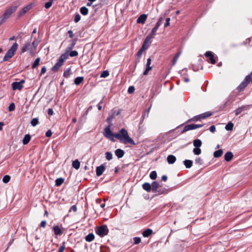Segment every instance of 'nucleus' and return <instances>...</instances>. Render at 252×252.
I'll return each mask as SVG.
<instances>
[{
  "label": "nucleus",
  "mask_w": 252,
  "mask_h": 252,
  "mask_svg": "<svg viewBox=\"0 0 252 252\" xmlns=\"http://www.w3.org/2000/svg\"><path fill=\"white\" fill-rule=\"evenodd\" d=\"M115 137L125 144H130L133 145L136 144L133 140L128 135L127 131L124 128L120 129L119 132L115 133Z\"/></svg>",
  "instance_id": "obj_1"
},
{
  "label": "nucleus",
  "mask_w": 252,
  "mask_h": 252,
  "mask_svg": "<svg viewBox=\"0 0 252 252\" xmlns=\"http://www.w3.org/2000/svg\"><path fill=\"white\" fill-rule=\"evenodd\" d=\"M17 9V6H11L7 8L1 17L0 25L4 23L10 17L12 14L16 11Z\"/></svg>",
  "instance_id": "obj_2"
},
{
  "label": "nucleus",
  "mask_w": 252,
  "mask_h": 252,
  "mask_svg": "<svg viewBox=\"0 0 252 252\" xmlns=\"http://www.w3.org/2000/svg\"><path fill=\"white\" fill-rule=\"evenodd\" d=\"M18 47V44L17 43H14L6 53L3 59V62L8 61L11 59L15 54Z\"/></svg>",
  "instance_id": "obj_3"
},
{
  "label": "nucleus",
  "mask_w": 252,
  "mask_h": 252,
  "mask_svg": "<svg viewBox=\"0 0 252 252\" xmlns=\"http://www.w3.org/2000/svg\"><path fill=\"white\" fill-rule=\"evenodd\" d=\"M67 60L66 55H62L57 61L56 64L52 67L53 71H57L60 67L63 64L64 62Z\"/></svg>",
  "instance_id": "obj_4"
},
{
  "label": "nucleus",
  "mask_w": 252,
  "mask_h": 252,
  "mask_svg": "<svg viewBox=\"0 0 252 252\" xmlns=\"http://www.w3.org/2000/svg\"><path fill=\"white\" fill-rule=\"evenodd\" d=\"M251 81L252 82V72L250 74L246 76L243 81L237 87V89L238 92L242 91L248 86Z\"/></svg>",
  "instance_id": "obj_5"
},
{
  "label": "nucleus",
  "mask_w": 252,
  "mask_h": 252,
  "mask_svg": "<svg viewBox=\"0 0 252 252\" xmlns=\"http://www.w3.org/2000/svg\"><path fill=\"white\" fill-rule=\"evenodd\" d=\"M108 231L107 226L106 225H103L97 228L96 233L100 237H103L108 234Z\"/></svg>",
  "instance_id": "obj_6"
},
{
  "label": "nucleus",
  "mask_w": 252,
  "mask_h": 252,
  "mask_svg": "<svg viewBox=\"0 0 252 252\" xmlns=\"http://www.w3.org/2000/svg\"><path fill=\"white\" fill-rule=\"evenodd\" d=\"M203 126V125H201V124H190V125H186L184 127L183 130L181 132V133L182 134V133H184L189 130L195 129H196L198 128H200V127H202Z\"/></svg>",
  "instance_id": "obj_7"
},
{
  "label": "nucleus",
  "mask_w": 252,
  "mask_h": 252,
  "mask_svg": "<svg viewBox=\"0 0 252 252\" xmlns=\"http://www.w3.org/2000/svg\"><path fill=\"white\" fill-rule=\"evenodd\" d=\"M103 134L105 137L108 138L111 141L113 142L115 141V133L112 132L109 126L104 128Z\"/></svg>",
  "instance_id": "obj_8"
},
{
  "label": "nucleus",
  "mask_w": 252,
  "mask_h": 252,
  "mask_svg": "<svg viewBox=\"0 0 252 252\" xmlns=\"http://www.w3.org/2000/svg\"><path fill=\"white\" fill-rule=\"evenodd\" d=\"M24 83V80H21L20 82H14L12 83V88L13 90H21L23 87V85Z\"/></svg>",
  "instance_id": "obj_9"
},
{
  "label": "nucleus",
  "mask_w": 252,
  "mask_h": 252,
  "mask_svg": "<svg viewBox=\"0 0 252 252\" xmlns=\"http://www.w3.org/2000/svg\"><path fill=\"white\" fill-rule=\"evenodd\" d=\"M163 20V19L162 17H160L159 18L158 21L156 24L155 27L152 30V31L149 34H150L153 37L154 36L159 27L161 25Z\"/></svg>",
  "instance_id": "obj_10"
},
{
  "label": "nucleus",
  "mask_w": 252,
  "mask_h": 252,
  "mask_svg": "<svg viewBox=\"0 0 252 252\" xmlns=\"http://www.w3.org/2000/svg\"><path fill=\"white\" fill-rule=\"evenodd\" d=\"M206 57L208 58V62L212 64L216 63V60L215 59L213 53L211 51H207L205 54Z\"/></svg>",
  "instance_id": "obj_11"
},
{
  "label": "nucleus",
  "mask_w": 252,
  "mask_h": 252,
  "mask_svg": "<svg viewBox=\"0 0 252 252\" xmlns=\"http://www.w3.org/2000/svg\"><path fill=\"white\" fill-rule=\"evenodd\" d=\"M154 37L151 35L150 34H149L145 39L143 45L142 46H144L145 49H147L148 48V47L149 46L150 44L151 43V39Z\"/></svg>",
  "instance_id": "obj_12"
},
{
  "label": "nucleus",
  "mask_w": 252,
  "mask_h": 252,
  "mask_svg": "<svg viewBox=\"0 0 252 252\" xmlns=\"http://www.w3.org/2000/svg\"><path fill=\"white\" fill-rule=\"evenodd\" d=\"M31 41H27L22 47L21 53L23 54L26 51H29L31 53Z\"/></svg>",
  "instance_id": "obj_13"
},
{
  "label": "nucleus",
  "mask_w": 252,
  "mask_h": 252,
  "mask_svg": "<svg viewBox=\"0 0 252 252\" xmlns=\"http://www.w3.org/2000/svg\"><path fill=\"white\" fill-rule=\"evenodd\" d=\"M151 62L152 60L150 58L147 59L146 64V69L143 72L144 75H147L148 74L149 71L152 69V67L150 65L151 64Z\"/></svg>",
  "instance_id": "obj_14"
},
{
  "label": "nucleus",
  "mask_w": 252,
  "mask_h": 252,
  "mask_svg": "<svg viewBox=\"0 0 252 252\" xmlns=\"http://www.w3.org/2000/svg\"><path fill=\"white\" fill-rule=\"evenodd\" d=\"M62 55H67V59L68 58L69 56L71 57H76L78 55V53L77 51H71V50H65L64 53Z\"/></svg>",
  "instance_id": "obj_15"
},
{
  "label": "nucleus",
  "mask_w": 252,
  "mask_h": 252,
  "mask_svg": "<svg viewBox=\"0 0 252 252\" xmlns=\"http://www.w3.org/2000/svg\"><path fill=\"white\" fill-rule=\"evenodd\" d=\"M152 191L154 193H159V184L157 182H153L151 185Z\"/></svg>",
  "instance_id": "obj_16"
},
{
  "label": "nucleus",
  "mask_w": 252,
  "mask_h": 252,
  "mask_svg": "<svg viewBox=\"0 0 252 252\" xmlns=\"http://www.w3.org/2000/svg\"><path fill=\"white\" fill-rule=\"evenodd\" d=\"M105 169V166L104 164H102L97 166L96 168V174L97 176H101Z\"/></svg>",
  "instance_id": "obj_17"
},
{
  "label": "nucleus",
  "mask_w": 252,
  "mask_h": 252,
  "mask_svg": "<svg viewBox=\"0 0 252 252\" xmlns=\"http://www.w3.org/2000/svg\"><path fill=\"white\" fill-rule=\"evenodd\" d=\"M54 234L56 236L61 235L63 233V231L58 225L54 226L53 227Z\"/></svg>",
  "instance_id": "obj_18"
},
{
  "label": "nucleus",
  "mask_w": 252,
  "mask_h": 252,
  "mask_svg": "<svg viewBox=\"0 0 252 252\" xmlns=\"http://www.w3.org/2000/svg\"><path fill=\"white\" fill-rule=\"evenodd\" d=\"M39 42H40V41L37 39H35L33 40V41L32 42V44L31 45V46H32L31 50V54L33 52H34L36 50V48H37Z\"/></svg>",
  "instance_id": "obj_19"
},
{
  "label": "nucleus",
  "mask_w": 252,
  "mask_h": 252,
  "mask_svg": "<svg viewBox=\"0 0 252 252\" xmlns=\"http://www.w3.org/2000/svg\"><path fill=\"white\" fill-rule=\"evenodd\" d=\"M147 16L146 14H143L141 15L137 19V23L138 24H144L146 21Z\"/></svg>",
  "instance_id": "obj_20"
},
{
  "label": "nucleus",
  "mask_w": 252,
  "mask_h": 252,
  "mask_svg": "<svg viewBox=\"0 0 252 252\" xmlns=\"http://www.w3.org/2000/svg\"><path fill=\"white\" fill-rule=\"evenodd\" d=\"M32 5L29 4L24 7L19 14V17H21L24 15L25 13H26L29 10H30L32 8Z\"/></svg>",
  "instance_id": "obj_21"
},
{
  "label": "nucleus",
  "mask_w": 252,
  "mask_h": 252,
  "mask_svg": "<svg viewBox=\"0 0 252 252\" xmlns=\"http://www.w3.org/2000/svg\"><path fill=\"white\" fill-rule=\"evenodd\" d=\"M115 154L118 157V158H120L124 156L125 152L121 149H118L115 150Z\"/></svg>",
  "instance_id": "obj_22"
},
{
  "label": "nucleus",
  "mask_w": 252,
  "mask_h": 252,
  "mask_svg": "<svg viewBox=\"0 0 252 252\" xmlns=\"http://www.w3.org/2000/svg\"><path fill=\"white\" fill-rule=\"evenodd\" d=\"M143 189L147 192H150L152 190L151 185L149 183H145L142 185Z\"/></svg>",
  "instance_id": "obj_23"
},
{
  "label": "nucleus",
  "mask_w": 252,
  "mask_h": 252,
  "mask_svg": "<svg viewBox=\"0 0 252 252\" xmlns=\"http://www.w3.org/2000/svg\"><path fill=\"white\" fill-rule=\"evenodd\" d=\"M233 157V155L231 152H227L224 155V159L226 161H230Z\"/></svg>",
  "instance_id": "obj_24"
},
{
  "label": "nucleus",
  "mask_w": 252,
  "mask_h": 252,
  "mask_svg": "<svg viewBox=\"0 0 252 252\" xmlns=\"http://www.w3.org/2000/svg\"><path fill=\"white\" fill-rule=\"evenodd\" d=\"M176 160V157L172 155H169L167 158V161L169 164H173Z\"/></svg>",
  "instance_id": "obj_25"
},
{
  "label": "nucleus",
  "mask_w": 252,
  "mask_h": 252,
  "mask_svg": "<svg viewBox=\"0 0 252 252\" xmlns=\"http://www.w3.org/2000/svg\"><path fill=\"white\" fill-rule=\"evenodd\" d=\"M192 161L191 160L186 159L184 161V164L187 168H190L192 165Z\"/></svg>",
  "instance_id": "obj_26"
},
{
  "label": "nucleus",
  "mask_w": 252,
  "mask_h": 252,
  "mask_svg": "<svg viewBox=\"0 0 252 252\" xmlns=\"http://www.w3.org/2000/svg\"><path fill=\"white\" fill-rule=\"evenodd\" d=\"M153 232V230L151 229H147L146 230H145V231H144L142 233V234H143V236L145 237H149L150 235L152 234Z\"/></svg>",
  "instance_id": "obj_27"
},
{
  "label": "nucleus",
  "mask_w": 252,
  "mask_h": 252,
  "mask_svg": "<svg viewBox=\"0 0 252 252\" xmlns=\"http://www.w3.org/2000/svg\"><path fill=\"white\" fill-rule=\"evenodd\" d=\"M31 140V136L29 134H26L25 135L23 140L22 142L23 144L26 145Z\"/></svg>",
  "instance_id": "obj_28"
},
{
  "label": "nucleus",
  "mask_w": 252,
  "mask_h": 252,
  "mask_svg": "<svg viewBox=\"0 0 252 252\" xmlns=\"http://www.w3.org/2000/svg\"><path fill=\"white\" fill-rule=\"evenodd\" d=\"M193 144L195 148H199L202 145V142L200 139H196L193 141Z\"/></svg>",
  "instance_id": "obj_29"
},
{
  "label": "nucleus",
  "mask_w": 252,
  "mask_h": 252,
  "mask_svg": "<svg viewBox=\"0 0 252 252\" xmlns=\"http://www.w3.org/2000/svg\"><path fill=\"white\" fill-rule=\"evenodd\" d=\"M201 116H202L201 114L198 115V116H194V117L192 118L191 119L188 120L187 121V123H189L190 122H196V121H198L199 119H202Z\"/></svg>",
  "instance_id": "obj_30"
},
{
  "label": "nucleus",
  "mask_w": 252,
  "mask_h": 252,
  "mask_svg": "<svg viewBox=\"0 0 252 252\" xmlns=\"http://www.w3.org/2000/svg\"><path fill=\"white\" fill-rule=\"evenodd\" d=\"M94 239V236L93 233L89 234L85 237L86 241L89 242L92 241Z\"/></svg>",
  "instance_id": "obj_31"
},
{
  "label": "nucleus",
  "mask_w": 252,
  "mask_h": 252,
  "mask_svg": "<svg viewBox=\"0 0 252 252\" xmlns=\"http://www.w3.org/2000/svg\"><path fill=\"white\" fill-rule=\"evenodd\" d=\"M83 77H77L74 79V83L76 85H79L83 81Z\"/></svg>",
  "instance_id": "obj_32"
},
{
  "label": "nucleus",
  "mask_w": 252,
  "mask_h": 252,
  "mask_svg": "<svg viewBox=\"0 0 252 252\" xmlns=\"http://www.w3.org/2000/svg\"><path fill=\"white\" fill-rule=\"evenodd\" d=\"M64 179L63 178H59L56 180L55 185L57 187L60 186L64 182Z\"/></svg>",
  "instance_id": "obj_33"
},
{
  "label": "nucleus",
  "mask_w": 252,
  "mask_h": 252,
  "mask_svg": "<svg viewBox=\"0 0 252 252\" xmlns=\"http://www.w3.org/2000/svg\"><path fill=\"white\" fill-rule=\"evenodd\" d=\"M181 51H179L178 52L176 55L175 56V57H174L173 60H172V65H174L176 62H177V61L178 60V58H179V57L180 56L181 54Z\"/></svg>",
  "instance_id": "obj_34"
},
{
  "label": "nucleus",
  "mask_w": 252,
  "mask_h": 252,
  "mask_svg": "<svg viewBox=\"0 0 252 252\" xmlns=\"http://www.w3.org/2000/svg\"><path fill=\"white\" fill-rule=\"evenodd\" d=\"M77 38L74 39L72 41V43L70 45L66 48V50H71L75 45L77 42Z\"/></svg>",
  "instance_id": "obj_35"
},
{
  "label": "nucleus",
  "mask_w": 252,
  "mask_h": 252,
  "mask_svg": "<svg viewBox=\"0 0 252 252\" xmlns=\"http://www.w3.org/2000/svg\"><path fill=\"white\" fill-rule=\"evenodd\" d=\"M72 166L76 169H78L80 168V163L78 160L76 159L72 162Z\"/></svg>",
  "instance_id": "obj_36"
},
{
  "label": "nucleus",
  "mask_w": 252,
  "mask_h": 252,
  "mask_svg": "<svg viewBox=\"0 0 252 252\" xmlns=\"http://www.w3.org/2000/svg\"><path fill=\"white\" fill-rule=\"evenodd\" d=\"M223 154V151L222 150H219L216 151H215L214 153V157L215 158H220V157Z\"/></svg>",
  "instance_id": "obj_37"
},
{
  "label": "nucleus",
  "mask_w": 252,
  "mask_h": 252,
  "mask_svg": "<svg viewBox=\"0 0 252 252\" xmlns=\"http://www.w3.org/2000/svg\"><path fill=\"white\" fill-rule=\"evenodd\" d=\"M80 11L83 15H87L88 14V9L85 6H83L80 8Z\"/></svg>",
  "instance_id": "obj_38"
},
{
  "label": "nucleus",
  "mask_w": 252,
  "mask_h": 252,
  "mask_svg": "<svg viewBox=\"0 0 252 252\" xmlns=\"http://www.w3.org/2000/svg\"><path fill=\"white\" fill-rule=\"evenodd\" d=\"M71 74V68L69 67V68L66 69L64 70V73H63V76L65 78H68L69 77V76Z\"/></svg>",
  "instance_id": "obj_39"
},
{
  "label": "nucleus",
  "mask_w": 252,
  "mask_h": 252,
  "mask_svg": "<svg viewBox=\"0 0 252 252\" xmlns=\"http://www.w3.org/2000/svg\"><path fill=\"white\" fill-rule=\"evenodd\" d=\"M147 49H145V48L144 46H142L140 50L137 53L136 55L137 57L139 58H141L143 52L145 51Z\"/></svg>",
  "instance_id": "obj_40"
},
{
  "label": "nucleus",
  "mask_w": 252,
  "mask_h": 252,
  "mask_svg": "<svg viewBox=\"0 0 252 252\" xmlns=\"http://www.w3.org/2000/svg\"><path fill=\"white\" fill-rule=\"evenodd\" d=\"M245 109H246V106H242V107L237 108L235 110V115L236 116L238 115L239 114H240L242 111H243Z\"/></svg>",
  "instance_id": "obj_41"
},
{
  "label": "nucleus",
  "mask_w": 252,
  "mask_h": 252,
  "mask_svg": "<svg viewBox=\"0 0 252 252\" xmlns=\"http://www.w3.org/2000/svg\"><path fill=\"white\" fill-rule=\"evenodd\" d=\"M150 109V108H149V109L145 111L144 112V113H143V114L142 116V118H141L142 120L140 122V124L142 123V122L143 121V120L145 117H148Z\"/></svg>",
  "instance_id": "obj_42"
},
{
  "label": "nucleus",
  "mask_w": 252,
  "mask_h": 252,
  "mask_svg": "<svg viewBox=\"0 0 252 252\" xmlns=\"http://www.w3.org/2000/svg\"><path fill=\"white\" fill-rule=\"evenodd\" d=\"M233 126H234V125H233V124L232 123L229 122L225 126V128L227 130H230H230H232L233 129Z\"/></svg>",
  "instance_id": "obj_43"
},
{
  "label": "nucleus",
  "mask_w": 252,
  "mask_h": 252,
  "mask_svg": "<svg viewBox=\"0 0 252 252\" xmlns=\"http://www.w3.org/2000/svg\"><path fill=\"white\" fill-rule=\"evenodd\" d=\"M105 158L107 160H110L113 158V155L110 152H107L105 154Z\"/></svg>",
  "instance_id": "obj_44"
},
{
  "label": "nucleus",
  "mask_w": 252,
  "mask_h": 252,
  "mask_svg": "<svg viewBox=\"0 0 252 252\" xmlns=\"http://www.w3.org/2000/svg\"><path fill=\"white\" fill-rule=\"evenodd\" d=\"M40 61V59L39 58H37L36 59V60L34 61L32 65V67L33 68H36L39 64V62Z\"/></svg>",
  "instance_id": "obj_45"
},
{
  "label": "nucleus",
  "mask_w": 252,
  "mask_h": 252,
  "mask_svg": "<svg viewBox=\"0 0 252 252\" xmlns=\"http://www.w3.org/2000/svg\"><path fill=\"white\" fill-rule=\"evenodd\" d=\"M157 174L156 171H153L150 174V177L152 180H155L157 178Z\"/></svg>",
  "instance_id": "obj_46"
},
{
  "label": "nucleus",
  "mask_w": 252,
  "mask_h": 252,
  "mask_svg": "<svg viewBox=\"0 0 252 252\" xmlns=\"http://www.w3.org/2000/svg\"><path fill=\"white\" fill-rule=\"evenodd\" d=\"M38 124V119L37 118H33L31 121V124L33 126H35Z\"/></svg>",
  "instance_id": "obj_47"
},
{
  "label": "nucleus",
  "mask_w": 252,
  "mask_h": 252,
  "mask_svg": "<svg viewBox=\"0 0 252 252\" xmlns=\"http://www.w3.org/2000/svg\"><path fill=\"white\" fill-rule=\"evenodd\" d=\"M193 152L195 155H199L201 153V150L199 148H195L193 150Z\"/></svg>",
  "instance_id": "obj_48"
},
{
  "label": "nucleus",
  "mask_w": 252,
  "mask_h": 252,
  "mask_svg": "<svg viewBox=\"0 0 252 252\" xmlns=\"http://www.w3.org/2000/svg\"><path fill=\"white\" fill-rule=\"evenodd\" d=\"M212 115V113H211L210 112H207L206 113L202 114L201 117H202V119H205L206 118L211 116Z\"/></svg>",
  "instance_id": "obj_49"
},
{
  "label": "nucleus",
  "mask_w": 252,
  "mask_h": 252,
  "mask_svg": "<svg viewBox=\"0 0 252 252\" xmlns=\"http://www.w3.org/2000/svg\"><path fill=\"white\" fill-rule=\"evenodd\" d=\"M109 75V72L108 70L103 71L100 74V77L105 78Z\"/></svg>",
  "instance_id": "obj_50"
},
{
  "label": "nucleus",
  "mask_w": 252,
  "mask_h": 252,
  "mask_svg": "<svg viewBox=\"0 0 252 252\" xmlns=\"http://www.w3.org/2000/svg\"><path fill=\"white\" fill-rule=\"evenodd\" d=\"M10 179V177L9 175H5L2 179V181L4 183H7L9 182Z\"/></svg>",
  "instance_id": "obj_51"
},
{
  "label": "nucleus",
  "mask_w": 252,
  "mask_h": 252,
  "mask_svg": "<svg viewBox=\"0 0 252 252\" xmlns=\"http://www.w3.org/2000/svg\"><path fill=\"white\" fill-rule=\"evenodd\" d=\"M15 109V106L14 103H11L8 106V110L9 111H13Z\"/></svg>",
  "instance_id": "obj_52"
},
{
  "label": "nucleus",
  "mask_w": 252,
  "mask_h": 252,
  "mask_svg": "<svg viewBox=\"0 0 252 252\" xmlns=\"http://www.w3.org/2000/svg\"><path fill=\"white\" fill-rule=\"evenodd\" d=\"M80 19H81L80 15L78 13H77L75 16L74 21L75 23H77L80 20Z\"/></svg>",
  "instance_id": "obj_53"
},
{
  "label": "nucleus",
  "mask_w": 252,
  "mask_h": 252,
  "mask_svg": "<svg viewBox=\"0 0 252 252\" xmlns=\"http://www.w3.org/2000/svg\"><path fill=\"white\" fill-rule=\"evenodd\" d=\"M195 163L201 165L203 164V160L200 158H197L195 159Z\"/></svg>",
  "instance_id": "obj_54"
},
{
  "label": "nucleus",
  "mask_w": 252,
  "mask_h": 252,
  "mask_svg": "<svg viewBox=\"0 0 252 252\" xmlns=\"http://www.w3.org/2000/svg\"><path fill=\"white\" fill-rule=\"evenodd\" d=\"M134 244H138L141 242V238L140 237H134L133 238Z\"/></svg>",
  "instance_id": "obj_55"
},
{
  "label": "nucleus",
  "mask_w": 252,
  "mask_h": 252,
  "mask_svg": "<svg viewBox=\"0 0 252 252\" xmlns=\"http://www.w3.org/2000/svg\"><path fill=\"white\" fill-rule=\"evenodd\" d=\"M52 4H53L52 2L51 1H49L45 3L44 7L46 9H48L52 6Z\"/></svg>",
  "instance_id": "obj_56"
},
{
  "label": "nucleus",
  "mask_w": 252,
  "mask_h": 252,
  "mask_svg": "<svg viewBox=\"0 0 252 252\" xmlns=\"http://www.w3.org/2000/svg\"><path fill=\"white\" fill-rule=\"evenodd\" d=\"M135 91V88L133 86H130L128 89V93L130 94H132Z\"/></svg>",
  "instance_id": "obj_57"
},
{
  "label": "nucleus",
  "mask_w": 252,
  "mask_h": 252,
  "mask_svg": "<svg viewBox=\"0 0 252 252\" xmlns=\"http://www.w3.org/2000/svg\"><path fill=\"white\" fill-rule=\"evenodd\" d=\"M170 21V18H167L166 19V21H165V23H164V26L165 28L168 27L169 25Z\"/></svg>",
  "instance_id": "obj_58"
},
{
  "label": "nucleus",
  "mask_w": 252,
  "mask_h": 252,
  "mask_svg": "<svg viewBox=\"0 0 252 252\" xmlns=\"http://www.w3.org/2000/svg\"><path fill=\"white\" fill-rule=\"evenodd\" d=\"M64 242L63 243V245L61 246L58 250V252H63L64 249H65V246L64 245Z\"/></svg>",
  "instance_id": "obj_59"
},
{
  "label": "nucleus",
  "mask_w": 252,
  "mask_h": 252,
  "mask_svg": "<svg viewBox=\"0 0 252 252\" xmlns=\"http://www.w3.org/2000/svg\"><path fill=\"white\" fill-rule=\"evenodd\" d=\"M209 130L212 133L215 132L216 131V127H215V126L214 125L211 126L210 127V128H209Z\"/></svg>",
  "instance_id": "obj_60"
},
{
  "label": "nucleus",
  "mask_w": 252,
  "mask_h": 252,
  "mask_svg": "<svg viewBox=\"0 0 252 252\" xmlns=\"http://www.w3.org/2000/svg\"><path fill=\"white\" fill-rule=\"evenodd\" d=\"M103 103V99H102L99 103L97 105V107L98 110H101L102 109V106L101 104Z\"/></svg>",
  "instance_id": "obj_61"
},
{
  "label": "nucleus",
  "mask_w": 252,
  "mask_h": 252,
  "mask_svg": "<svg viewBox=\"0 0 252 252\" xmlns=\"http://www.w3.org/2000/svg\"><path fill=\"white\" fill-rule=\"evenodd\" d=\"M52 134V132L51 130H48L46 132L45 135L46 137H49L51 136Z\"/></svg>",
  "instance_id": "obj_62"
},
{
  "label": "nucleus",
  "mask_w": 252,
  "mask_h": 252,
  "mask_svg": "<svg viewBox=\"0 0 252 252\" xmlns=\"http://www.w3.org/2000/svg\"><path fill=\"white\" fill-rule=\"evenodd\" d=\"M47 113L49 115L52 116L54 114V111L52 109L49 108L48 109Z\"/></svg>",
  "instance_id": "obj_63"
},
{
  "label": "nucleus",
  "mask_w": 252,
  "mask_h": 252,
  "mask_svg": "<svg viewBox=\"0 0 252 252\" xmlns=\"http://www.w3.org/2000/svg\"><path fill=\"white\" fill-rule=\"evenodd\" d=\"M46 71V68L45 66H43L42 67L40 72V75H42V74H44Z\"/></svg>",
  "instance_id": "obj_64"
}]
</instances>
